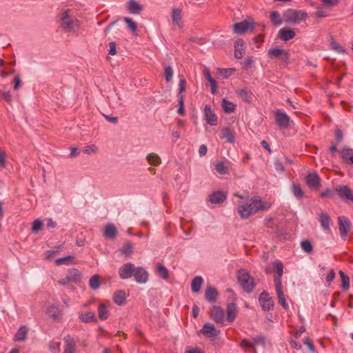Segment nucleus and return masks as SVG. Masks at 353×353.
<instances>
[{"instance_id": "obj_1", "label": "nucleus", "mask_w": 353, "mask_h": 353, "mask_svg": "<svg viewBox=\"0 0 353 353\" xmlns=\"http://www.w3.org/2000/svg\"><path fill=\"white\" fill-rule=\"evenodd\" d=\"M271 206L270 201L262 200L259 196H254L240 202L237 206V212L241 218L248 219L260 211L268 210Z\"/></svg>"}, {"instance_id": "obj_2", "label": "nucleus", "mask_w": 353, "mask_h": 353, "mask_svg": "<svg viewBox=\"0 0 353 353\" xmlns=\"http://www.w3.org/2000/svg\"><path fill=\"white\" fill-rule=\"evenodd\" d=\"M266 273L275 272L276 275L273 278L276 293L277 295L279 303L285 310L288 309V304L286 302L285 295L283 292V286L281 283V277L283 273V265L279 260H275L265 269Z\"/></svg>"}, {"instance_id": "obj_3", "label": "nucleus", "mask_w": 353, "mask_h": 353, "mask_svg": "<svg viewBox=\"0 0 353 353\" xmlns=\"http://www.w3.org/2000/svg\"><path fill=\"white\" fill-rule=\"evenodd\" d=\"M60 26L66 33L77 35L81 29V21L70 14L69 10L63 12L60 17Z\"/></svg>"}, {"instance_id": "obj_4", "label": "nucleus", "mask_w": 353, "mask_h": 353, "mask_svg": "<svg viewBox=\"0 0 353 353\" xmlns=\"http://www.w3.org/2000/svg\"><path fill=\"white\" fill-rule=\"evenodd\" d=\"M238 281L242 288L247 292H251L255 286L254 279L245 269L238 272Z\"/></svg>"}, {"instance_id": "obj_5", "label": "nucleus", "mask_w": 353, "mask_h": 353, "mask_svg": "<svg viewBox=\"0 0 353 353\" xmlns=\"http://www.w3.org/2000/svg\"><path fill=\"white\" fill-rule=\"evenodd\" d=\"M307 17L306 12L303 10H288L283 14L284 21L288 23H299Z\"/></svg>"}, {"instance_id": "obj_6", "label": "nucleus", "mask_w": 353, "mask_h": 353, "mask_svg": "<svg viewBox=\"0 0 353 353\" xmlns=\"http://www.w3.org/2000/svg\"><path fill=\"white\" fill-rule=\"evenodd\" d=\"M225 294L229 297L232 299V301L231 303H228L227 304L226 314L227 318L226 321L228 322H232L236 315H237V307L234 301L236 299L234 297V294L233 291L230 290H228L225 291Z\"/></svg>"}, {"instance_id": "obj_7", "label": "nucleus", "mask_w": 353, "mask_h": 353, "mask_svg": "<svg viewBox=\"0 0 353 353\" xmlns=\"http://www.w3.org/2000/svg\"><path fill=\"white\" fill-rule=\"evenodd\" d=\"M199 334H203L205 338L214 340L219 334L220 330L216 329L214 325L210 323H206L203 328L199 331Z\"/></svg>"}, {"instance_id": "obj_8", "label": "nucleus", "mask_w": 353, "mask_h": 353, "mask_svg": "<svg viewBox=\"0 0 353 353\" xmlns=\"http://www.w3.org/2000/svg\"><path fill=\"white\" fill-rule=\"evenodd\" d=\"M172 24L178 28L182 29L184 26V22L182 17V9L178 7H173L170 14Z\"/></svg>"}, {"instance_id": "obj_9", "label": "nucleus", "mask_w": 353, "mask_h": 353, "mask_svg": "<svg viewBox=\"0 0 353 353\" xmlns=\"http://www.w3.org/2000/svg\"><path fill=\"white\" fill-rule=\"evenodd\" d=\"M234 32L236 34H244L254 30V22L252 20H244L233 25Z\"/></svg>"}, {"instance_id": "obj_10", "label": "nucleus", "mask_w": 353, "mask_h": 353, "mask_svg": "<svg viewBox=\"0 0 353 353\" xmlns=\"http://www.w3.org/2000/svg\"><path fill=\"white\" fill-rule=\"evenodd\" d=\"M203 117L206 125L215 126L218 124V117L209 105H206L203 109Z\"/></svg>"}, {"instance_id": "obj_11", "label": "nucleus", "mask_w": 353, "mask_h": 353, "mask_svg": "<svg viewBox=\"0 0 353 353\" xmlns=\"http://www.w3.org/2000/svg\"><path fill=\"white\" fill-rule=\"evenodd\" d=\"M80 279L79 272L75 268H71L68 270L67 275L59 281V283L65 285L70 283H77Z\"/></svg>"}, {"instance_id": "obj_12", "label": "nucleus", "mask_w": 353, "mask_h": 353, "mask_svg": "<svg viewBox=\"0 0 353 353\" xmlns=\"http://www.w3.org/2000/svg\"><path fill=\"white\" fill-rule=\"evenodd\" d=\"M338 222L340 235L343 239H345L351 228L350 221L347 217L341 216L338 217Z\"/></svg>"}, {"instance_id": "obj_13", "label": "nucleus", "mask_w": 353, "mask_h": 353, "mask_svg": "<svg viewBox=\"0 0 353 353\" xmlns=\"http://www.w3.org/2000/svg\"><path fill=\"white\" fill-rule=\"evenodd\" d=\"M259 301L265 311L272 310L274 305L273 299L265 291L260 294Z\"/></svg>"}, {"instance_id": "obj_14", "label": "nucleus", "mask_w": 353, "mask_h": 353, "mask_svg": "<svg viewBox=\"0 0 353 353\" xmlns=\"http://www.w3.org/2000/svg\"><path fill=\"white\" fill-rule=\"evenodd\" d=\"M135 266L132 263H127L119 269V275L121 279H128L133 276Z\"/></svg>"}, {"instance_id": "obj_15", "label": "nucleus", "mask_w": 353, "mask_h": 353, "mask_svg": "<svg viewBox=\"0 0 353 353\" xmlns=\"http://www.w3.org/2000/svg\"><path fill=\"white\" fill-rule=\"evenodd\" d=\"M275 120L277 125L281 129H285L290 125V117L280 110H277L275 112Z\"/></svg>"}, {"instance_id": "obj_16", "label": "nucleus", "mask_w": 353, "mask_h": 353, "mask_svg": "<svg viewBox=\"0 0 353 353\" xmlns=\"http://www.w3.org/2000/svg\"><path fill=\"white\" fill-rule=\"evenodd\" d=\"M148 272L145 268L142 267L135 268L133 276L137 283L139 284L145 283L148 280Z\"/></svg>"}, {"instance_id": "obj_17", "label": "nucleus", "mask_w": 353, "mask_h": 353, "mask_svg": "<svg viewBox=\"0 0 353 353\" xmlns=\"http://www.w3.org/2000/svg\"><path fill=\"white\" fill-rule=\"evenodd\" d=\"M336 191L341 199H346L349 201H353V192L347 185H339Z\"/></svg>"}, {"instance_id": "obj_18", "label": "nucleus", "mask_w": 353, "mask_h": 353, "mask_svg": "<svg viewBox=\"0 0 353 353\" xmlns=\"http://www.w3.org/2000/svg\"><path fill=\"white\" fill-rule=\"evenodd\" d=\"M268 55L272 59L280 57L285 61H287L289 58L288 52L279 48H270L268 52Z\"/></svg>"}, {"instance_id": "obj_19", "label": "nucleus", "mask_w": 353, "mask_h": 353, "mask_svg": "<svg viewBox=\"0 0 353 353\" xmlns=\"http://www.w3.org/2000/svg\"><path fill=\"white\" fill-rule=\"evenodd\" d=\"M245 43L241 39H237L234 43V57L238 59L243 58L245 52Z\"/></svg>"}, {"instance_id": "obj_20", "label": "nucleus", "mask_w": 353, "mask_h": 353, "mask_svg": "<svg viewBox=\"0 0 353 353\" xmlns=\"http://www.w3.org/2000/svg\"><path fill=\"white\" fill-rule=\"evenodd\" d=\"M319 221L323 230H330L331 219L328 214L325 212L320 213L319 215Z\"/></svg>"}, {"instance_id": "obj_21", "label": "nucleus", "mask_w": 353, "mask_h": 353, "mask_svg": "<svg viewBox=\"0 0 353 353\" xmlns=\"http://www.w3.org/2000/svg\"><path fill=\"white\" fill-rule=\"evenodd\" d=\"M64 341L65 345L63 353H74L76 347L75 340L70 335H68L64 338Z\"/></svg>"}, {"instance_id": "obj_22", "label": "nucleus", "mask_w": 353, "mask_h": 353, "mask_svg": "<svg viewBox=\"0 0 353 353\" xmlns=\"http://www.w3.org/2000/svg\"><path fill=\"white\" fill-rule=\"evenodd\" d=\"M47 314L53 320L57 321L62 318L63 313L60 311L59 308L57 305H51L47 308Z\"/></svg>"}, {"instance_id": "obj_23", "label": "nucleus", "mask_w": 353, "mask_h": 353, "mask_svg": "<svg viewBox=\"0 0 353 353\" xmlns=\"http://www.w3.org/2000/svg\"><path fill=\"white\" fill-rule=\"evenodd\" d=\"M218 297V292L210 285L206 287L205 290V299L210 303L214 302Z\"/></svg>"}, {"instance_id": "obj_24", "label": "nucleus", "mask_w": 353, "mask_h": 353, "mask_svg": "<svg viewBox=\"0 0 353 353\" xmlns=\"http://www.w3.org/2000/svg\"><path fill=\"white\" fill-rule=\"evenodd\" d=\"M306 183L311 188H318L320 185V178L315 174H309L306 177Z\"/></svg>"}, {"instance_id": "obj_25", "label": "nucleus", "mask_w": 353, "mask_h": 353, "mask_svg": "<svg viewBox=\"0 0 353 353\" xmlns=\"http://www.w3.org/2000/svg\"><path fill=\"white\" fill-rule=\"evenodd\" d=\"M118 231L117 228L112 223L105 225L103 230V235L105 238L113 239L117 235Z\"/></svg>"}, {"instance_id": "obj_26", "label": "nucleus", "mask_w": 353, "mask_h": 353, "mask_svg": "<svg viewBox=\"0 0 353 353\" xmlns=\"http://www.w3.org/2000/svg\"><path fill=\"white\" fill-rule=\"evenodd\" d=\"M127 9L131 14H139L143 9V6L135 0H130L127 3Z\"/></svg>"}, {"instance_id": "obj_27", "label": "nucleus", "mask_w": 353, "mask_h": 353, "mask_svg": "<svg viewBox=\"0 0 353 353\" xmlns=\"http://www.w3.org/2000/svg\"><path fill=\"white\" fill-rule=\"evenodd\" d=\"M279 37L284 41H289L295 37V32L293 30L283 28L279 30Z\"/></svg>"}, {"instance_id": "obj_28", "label": "nucleus", "mask_w": 353, "mask_h": 353, "mask_svg": "<svg viewBox=\"0 0 353 353\" xmlns=\"http://www.w3.org/2000/svg\"><path fill=\"white\" fill-rule=\"evenodd\" d=\"M28 332V327L26 325H21L14 335L15 341H24L26 339Z\"/></svg>"}, {"instance_id": "obj_29", "label": "nucleus", "mask_w": 353, "mask_h": 353, "mask_svg": "<svg viewBox=\"0 0 353 353\" xmlns=\"http://www.w3.org/2000/svg\"><path fill=\"white\" fill-rule=\"evenodd\" d=\"M79 319L83 323H92L96 321L95 313L93 311H88L79 314Z\"/></svg>"}, {"instance_id": "obj_30", "label": "nucleus", "mask_w": 353, "mask_h": 353, "mask_svg": "<svg viewBox=\"0 0 353 353\" xmlns=\"http://www.w3.org/2000/svg\"><path fill=\"white\" fill-rule=\"evenodd\" d=\"M156 272L159 277L167 280L169 277V272L167 268L161 263L156 264Z\"/></svg>"}, {"instance_id": "obj_31", "label": "nucleus", "mask_w": 353, "mask_h": 353, "mask_svg": "<svg viewBox=\"0 0 353 353\" xmlns=\"http://www.w3.org/2000/svg\"><path fill=\"white\" fill-rule=\"evenodd\" d=\"M203 283V279L201 276H195L191 282V290L193 292L197 293L200 291Z\"/></svg>"}, {"instance_id": "obj_32", "label": "nucleus", "mask_w": 353, "mask_h": 353, "mask_svg": "<svg viewBox=\"0 0 353 353\" xmlns=\"http://www.w3.org/2000/svg\"><path fill=\"white\" fill-rule=\"evenodd\" d=\"M236 103L225 99H222V109L225 113L230 114L236 110Z\"/></svg>"}, {"instance_id": "obj_33", "label": "nucleus", "mask_w": 353, "mask_h": 353, "mask_svg": "<svg viewBox=\"0 0 353 353\" xmlns=\"http://www.w3.org/2000/svg\"><path fill=\"white\" fill-rule=\"evenodd\" d=\"M115 303L118 305H123L126 302V295L124 291L119 290L113 295Z\"/></svg>"}, {"instance_id": "obj_34", "label": "nucleus", "mask_w": 353, "mask_h": 353, "mask_svg": "<svg viewBox=\"0 0 353 353\" xmlns=\"http://www.w3.org/2000/svg\"><path fill=\"white\" fill-rule=\"evenodd\" d=\"M340 155L344 162L349 163L353 157V150L345 147L341 150Z\"/></svg>"}, {"instance_id": "obj_35", "label": "nucleus", "mask_w": 353, "mask_h": 353, "mask_svg": "<svg viewBox=\"0 0 353 353\" xmlns=\"http://www.w3.org/2000/svg\"><path fill=\"white\" fill-rule=\"evenodd\" d=\"M98 314L101 320H106L110 315V312L108 310V306H106L103 303L99 304L98 307Z\"/></svg>"}, {"instance_id": "obj_36", "label": "nucleus", "mask_w": 353, "mask_h": 353, "mask_svg": "<svg viewBox=\"0 0 353 353\" xmlns=\"http://www.w3.org/2000/svg\"><path fill=\"white\" fill-rule=\"evenodd\" d=\"M222 138L225 139L228 143L234 144L235 142L234 133L230 128L222 130Z\"/></svg>"}, {"instance_id": "obj_37", "label": "nucleus", "mask_w": 353, "mask_h": 353, "mask_svg": "<svg viewBox=\"0 0 353 353\" xmlns=\"http://www.w3.org/2000/svg\"><path fill=\"white\" fill-rule=\"evenodd\" d=\"M74 263L75 262L74 260V256L72 255L59 258V259H56V261H55V264L57 265H61L63 264L69 265L74 264Z\"/></svg>"}, {"instance_id": "obj_38", "label": "nucleus", "mask_w": 353, "mask_h": 353, "mask_svg": "<svg viewBox=\"0 0 353 353\" xmlns=\"http://www.w3.org/2000/svg\"><path fill=\"white\" fill-rule=\"evenodd\" d=\"M147 161L153 165H159L161 163V159L156 153H150L147 155Z\"/></svg>"}, {"instance_id": "obj_39", "label": "nucleus", "mask_w": 353, "mask_h": 353, "mask_svg": "<svg viewBox=\"0 0 353 353\" xmlns=\"http://www.w3.org/2000/svg\"><path fill=\"white\" fill-rule=\"evenodd\" d=\"M123 21L126 23L128 28L130 29L132 34L136 35L137 30V23L132 19L128 17H125Z\"/></svg>"}, {"instance_id": "obj_40", "label": "nucleus", "mask_w": 353, "mask_h": 353, "mask_svg": "<svg viewBox=\"0 0 353 353\" xmlns=\"http://www.w3.org/2000/svg\"><path fill=\"white\" fill-rule=\"evenodd\" d=\"M211 316L216 322L221 323V308L217 306H213L211 309Z\"/></svg>"}, {"instance_id": "obj_41", "label": "nucleus", "mask_w": 353, "mask_h": 353, "mask_svg": "<svg viewBox=\"0 0 353 353\" xmlns=\"http://www.w3.org/2000/svg\"><path fill=\"white\" fill-rule=\"evenodd\" d=\"M270 19L271 21L274 23V24L276 26H279L283 23V20L281 17V15L278 11H273L270 13Z\"/></svg>"}, {"instance_id": "obj_42", "label": "nucleus", "mask_w": 353, "mask_h": 353, "mask_svg": "<svg viewBox=\"0 0 353 353\" xmlns=\"http://www.w3.org/2000/svg\"><path fill=\"white\" fill-rule=\"evenodd\" d=\"M256 343V339H243L241 343V347L243 349L252 348Z\"/></svg>"}, {"instance_id": "obj_43", "label": "nucleus", "mask_w": 353, "mask_h": 353, "mask_svg": "<svg viewBox=\"0 0 353 353\" xmlns=\"http://www.w3.org/2000/svg\"><path fill=\"white\" fill-rule=\"evenodd\" d=\"M339 275L342 281V288L345 290H347L350 287V278L341 270L339 272Z\"/></svg>"}, {"instance_id": "obj_44", "label": "nucleus", "mask_w": 353, "mask_h": 353, "mask_svg": "<svg viewBox=\"0 0 353 353\" xmlns=\"http://www.w3.org/2000/svg\"><path fill=\"white\" fill-rule=\"evenodd\" d=\"M90 287L94 290H96L99 289L100 286V282L99 279V276L97 275L92 276L89 281Z\"/></svg>"}, {"instance_id": "obj_45", "label": "nucleus", "mask_w": 353, "mask_h": 353, "mask_svg": "<svg viewBox=\"0 0 353 353\" xmlns=\"http://www.w3.org/2000/svg\"><path fill=\"white\" fill-rule=\"evenodd\" d=\"M209 201L212 203H219L221 202V191L217 190L210 194Z\"/></svg>"}, {"instance_id": "obj_46", "label": "nucleus", "mask_w": 353, "mask_h": 353, "mask_svg": "<svg viewBox=\"0 0 353 353\" xmlns=\"http://www.w3.org/2000/svg\"><path fill=\"white\" fill-rule=\"evenodd\" d=\"M331 48L338 53H345L346 50L341 46L336 41L332 40L330 42Z\"/></svg>"}, {"instance_id": "obj_47", "label": "nucleus", "mask_w": 353, "mask_h": 353, "mask_svg": "<svg viewBox=\"0 0 353 353\" xmlns=\"http://www.w3.org/2000/svg\"><path fill=\"white\" fill-rule=\"evenodd\" d=\"M292 188L293 194L296 198L301 199L303 197V192L302 189L301 188L300 185L294 183L292 185Z\"/></svg>"}, {"instance_id": "obj_48", "label": "nucleus", "mask_w": 353, "mask_h": 353, "mask_svg": "<svg viewBox=\"0 0 353 353\" xmlns=\"http://www.w3.org/2000/svg\"><path fill=\"white\" fill-rule=\"evenodd\" d=\"M98 151V148L96 145H89L84 147L83 152L88 154H95Z\"/></svg>"}, {"instance_id": "obj_49", "label": "nucleus", "mask_w": 353, "mask_h": 353, "mask_svg": "<svg viewBox=\"0 0 353 353\" xmlns=\"http://www.w3.org/2000/svg\"><path fill=\"white\" fill-rule=\"evenodd\" d=\"M121 251L123 254L130 255L132 252V244L130 242L125 243Z\"/></svg>"}, {"instance_id": "obj_50", "label": "nucleus", "mask_w": 353, "mask_h": 353, "mask_svg": "<svg viewBox=\"0 0 353 353\" xmlns=\"http://www.w3.org/2000/svg\"><path fill=\"white\" fill-rule=\"evenodd\" d=\"M43 222L40 219H36L32 223V232H37L41 230L43 227Z\"/></svg>"}, {"instance_id": "obj_51", "label": "nucleus", "mask_w": 353, "mask_h": 353, "mask_svg": "<svg viewBox=\"0 0 353 353\" xmlns=\"http://www.w3.org/2000/svg\"><path fill=\"white\" fill-rule=\"evenodd\" d=\"M302 249L307 253H310L312 251V245L309 241H304L301 242Z\"/></svg>"}, {"instance_id": "obj_52", "label": "nucleus", "mask_w": 353, "mask_h": 353, "mask_svg": "<svg viewBox=\"0 0 353 353\" xmlns=\"http://www.w3.org/2000/svg\"><path fill=\"white\" fill-rule=\"evenodd\" d=\"M165 77L167 82H170L173 77V70L172 67L168 66L165 68Z\"/></svg>"}, {"instance_id": "obj_53", "label": "nucleus", "mask_w": 353, "mask_h": 353, "mask_svg": "<svg viewBox=\"0 0 353 353\" xmlns=\"http://www.w3.org/2000/svg\"><path fill=\"white\" fill-rule=\"evenodd\" d=\"M60 345L59 342L50 341L49 348L52 353H57L59 350Z\"/></svg>"}, {"instance_id": "obj_54", "label": "nucleus", "mask_w": 353, "mask_h": 353, "mask_svg": "<svg viewBox=\"0 0 353 353\" xmlns=\"http://www.w3.org/2000/svg\"><path fill=\"white\" fill-rule=\"evenodd\" d=\"M239 97H241L246 102H250V96L248 95V91L245 89L239 90L237 92Z\"/></svg>"}, {"instance_id": "obj_55", "label": "nucleus", "mask_w": 353, "mask_h": 353, "mask_svg": "<svg viewBox=\"0 0 353 353\" xmlns=\"http://www.w3.org/2000/svg\"><path fill=\"white\" fill-rule=\"evenodd\" d=\"M185 87H186V81L181 76L180 77V80H179V94H182V93L185 91Z\"/></svg>"}, {"instance_id": "obj_56", "label": "nucleus", "mask_w": 353, "mask_h": 353, "mask_svg": "<svg viewBox=\"0 0 353 353\" xmlns=\"http://www.w3.org/2000/svg\"><path fill=\"white\" fill-rule=\"evenodd\" d=\"M315 17L317 18H323L326 17L328 14L325 9L323 8H319L317 11L314 14Z\"/></svg>"}, {"instance_id": "obj_57", "label": "nucleus", "mask_w": 353, "mask_h": 353, "mask_svg": "<svg viewBox=\"0 0 353 353\" xmlns=\"http://www.w3.org/2000/svg\"><path fill=\"white\" fill-rule=\"evenodd\" d=\"M235 72L234 68H228L222 70V77L227 79L229 77L232 76Z\"/></svg>"}, {"instance_id": "obj_58", "label": "nucleus", "mask_w": 353, "mask_h": 353, "mask_svg": "<svg viewBox=\"0 0 353 353\" xmlns=\"http://www.w3.org/2000/svg\"><path fill=\"white\" fill-rule=\"evenodd\" d=\"M254 62V59L253 57H248L245 59L243 61V65L245 68H248L251 65H252Z\"/></svg>"}, {"instance_id": "obj_59", "label": "nucleus", "mask_w": 353, "mask_h": 353, "mask_svg": "<svg viewBox=\"0 0 353 353\" xmlns=\"http://www.w3.org/2000/svg\"><path fill=\"white\" fill-rule=\"evenodd\" d=\"M304 343L307 346L312 352H315V347L312 344V341L310 338L305 339Z\"/></svg>"}, {"instance_id": "obj_60", "label": "nucleus", "mask_w": 353, "mask_h": 353, "mask_svg": "<svg viewBox=\"0 0 353 353\" xmlns=\"http://www.w3.org/2000/svg\"><path fill=\"white\" fill-rule=\"evenodd\" d=\"M208 81L210 83L211 92L212 94H215L217 91L216 81L214 79H212L208 80Z\"/></svg>"}, {"instance_id": "obj_61", "label": "nucleus", "mask_w": 353, "mask_h": 353, "mask_svg": "<svg viewBox=\"0 0 353 353\" xmlns=\"http://www.w3.org/2000/svg\"><path fill=\"white\" fill-rule=\"evenodd\" d=\"M0 165L2 167H6V153L1 150H0Z\"/></svg>"}, {"instance_id": "obj_62", "label": "nucleus", "mask_w": 353, "mask_h": 353, "mask_svg": "<svg viewBox=\"0 0 353 353\" xmlns=\"http://www.w3.org/2000/svg\"><path fill=\"white\" fill-rule=\"evenodd\" d=\"M21 86V79L19 76H16L13 80V87L14 90H18Z\"/></svg>"}, {"instance_id": "obj_63", "label": "nucleus", "mask_w": 353, "mask_h": 353, "mask_svg": "<svg viewBox=\"0 0 353 353\" xmlns=\"http://www.w3.org/2000/svg\"><path fill=\"white\" fill-rule=\"evenodd\" d=\"M334 277H335V273L333 270H331L329 271V272L327 273V274L326 276V279H325L327 283H330L334 280Z\"/></svg>"}, {"instance_id": "obj_64", "label": "nucleus", "mask_w": 353, "mask_h": 353, "mask_svg": "<svg viewBox=\"0 0 353 353\" xmlns=\"http://www.w3.org/2000/svg\"><path fill=\"white\" fill-rule=\"evenodd\" d=\"M117 53L116 44L114 42L110 43V50L108 54L110 55H115Z\"/></svg>"}]
</instances>
